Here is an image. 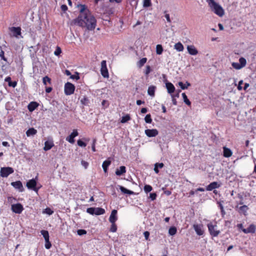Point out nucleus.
Masks as SVG:
<instances>
[{"mask_svg":"<svg viewBox=\"0 0 256 256\" xmlns=\"http://www.w3.org/2000/svg\"><path fill=\"white\" fill-rule=\"evenodd\" d=\"M46 244H45V248L46 249H50L52 246V244L50 242L49 240H45Z\"/></svg>","mask_w":256,"mask_h":256,"instance_id":"48","label":"nucleus"},{"mask_svg":"<svg viewBox=\"0 0 256 256\" xmlns=\"http://www.w3.org/2000/svg\"><path fill=\"white\" fill-rule=\"evenodd\" d=\"M62 52L61 49L60 47L57 46L56 50L54 52V54L56 56H58Z\"/></svg>","mask_w":256,"mask_h":256,"instance_id":"46","label":"nucleus"},{"mask_svg":"<svg viewBox=\"0 0 256 256\" xmlns=\"http://www.w3.org/2000/svg\"><path fill=\"white\" fill-rule=\"evenodd\" d=\"M96 142V140L94 139L93 140V143H92V150L93 152H95L96 151V148H95V143Z\"/></svg>","mask_w":256,"mask_h":256,"instance_id":"62","label":"nucleus"},{"mask_svg":"<svg viewBox=\"0 0 256 256\" xmlns=\"http://www.w3.org/2000/svg\"><path fill=\"white\" fill-rule=\"evenodd\" d=\"M152 190V187L150 185H146L144 186V190L146 193L150 192Z\"/></svg>","mask_w":256,"mask_h":256,"instance_id":"40","label":"nucleus"},{"mask_svg":"<svg viewBox=\"0 0 256 256\" xmlns=\"http://www.w3.org/2000/svg\"><path fill=\"white\" fill-rule=\"evenodd\" d=\"M23 210V206L20 204L18 203L12 205V210L16 214H20Z\"/></svg>","mask_w":256,"mask_h":256,"instance_id":"7","label":"nucleus"},{"mask_svg":"<svg viewBox=\"0 0 256 256\" xmlns=\"http://www.w3.org/2000/svg\"><path fill=\"white\" fill-rule=\"evenodd\" d=\"M110 162H111L110 160H105L103 162L102 164V167L104 170L105 172H107L108 168L110 165Z\"/></svg>","mask_w":256,"mask_h":256,"instance_id":"29","label":"nucleus"},{"mask_svg":"<svg viewBox=\"0 0 256 256\" xmlns=\"http://www.w3.org/2000/svg\"><path fill=\"white\" fill-rule=\"evenodd\" d=\"M52 90V88L50 87L46 88V92L47 93H50Z\"/></svg>","mask_w":256,"mask_h":256,"instance_id":"64","label":"nucleus"},{"mask_svg":"<svg viewBox=\"0 0 256 256\" xmlns=\"http://www.w3.org/2000/svg\"><path fill=\"white\" fill-rule=\"evenodd\" d=\"M61 10L62 11L65 12L68 10V7L66 5L63 4L61 6Z\"/></svg>","mask_w":256,"mask_h":256,"instance_id":"63","label":"nucleus"},{"mask_svg":"<svg viewBox=\"0 0 256 256\" xmlns=\"http://www.w3.org/2000/svg\"><path fill=\"white\" fill-rule=\"evenodd\" d=\"M14 172L12 168L10 167L2 168L0 170V176L2 177H7Z\"/></svg>","mask_w":256,"mask_h":256,"instance_id":"6","label":"nucleus"},{"mask_svg":"<svg viewBox=\"0 0 256 256\" xmlns=\"http://www.w3.org/2000/svg\"><path fill=\"white\" fill-rule=\"evenodd\" d=\"M87 212L90 214H94V208H87L86 210Z\"/></svg>","mask_w":256,"mask_h":256,"instance_id":"44","label":"nucleus"},{"mask_svg":"<svg viewBox=\"0 0 256 256\" xmlns=\"http://www.w3.org/2000/svg\"><path fill=\"white\" fill-rule=\"evenodd\" d=\"M232 155V152L230 148L224 147V156L226 158L230 157Z\"/></svg>","mask_w":256,"mask_h":256,"instance_id":"22","label":"nucleus"},{"mask_svg":"<svg viewBox=\"0 0 256 256\" xmlns=\"http://www.w3.org/2000/svg\"><path fill=\"white\" fill-rule=\"evenodd\" d=\"M144 235L146 240H148L149 238L150 232L148 231L144 232Z\"/></svg>","mask_w":256,"mask_h":256,"instance_id":"53","label":"nucleus"},{"mask_svg":"<svg viewBox=\"0 0 256 256\" xmlns=\"http://www.w3.org/2000/svg\"><path fill=\"white\" fill-rule=\"evenodd\" d=\"M152 2L151 0H144L143 6L147 8L151 6Z\"/></svg>","mask_w":256,"mask_h":256,"instance_id":"36","label":"nucleus"},{"mask_svg":"<svg viewBox=\"0 0 256 256\" xmlns=\"http://www.w3.org/2000/svg\"><path fill=\"white\" fill-rule=\"evenodd\" d=\"M150 72V67L149 66H146L145 74H148Z\"/></svg>","mask_w":256,"mask_h":256,"instance_id":"60","label":"nucleus"},{"mask_svg":"<svg viewBox=\"0 0 256 256\" xmlns=\"http://www.w3.org/2000/svg\"><path fill=\"white\" fill-rule=\"evenodd\" d=\"M117 210H112L110 216L109 218V221L111 223H115L116 220H117Z\"/></svg>","mask_w":256,"mask_h":256,"instance_id":"14","label":"nucleus"},{"mask_svg":"<svg viewBox=\"0 0 256 256\" xmlns=\"http://www.w3.org/2000/svg\"><path fill=\"white\" fill-rule=\"evenodd\" d=\"M105 212V210L104 208H94V214L100 215L102 214Z\"/></svg>","mask_w":256,"mask_h":256,"instance_id":"24","label":"nucleus"},{"mask_svg":"<svg viewBox=\"0 0 256 256\" xmlns=\"http://www.w3.org/2000/svg\"><path fill=\"white\" fill-rule=\"evenodd\" d=\"M144 120L148 124H150L152 122V119L151 118V116L150 114H148L146 115L144 118Z\"/></svg>","mask_w":256,"mask_h":256,"instance_id":"38","label":"nucleus"},{"mask_svg":"<svg viewBox=\"0 0 256 256\" xmlns=\"http://www.w3.org/2000/svg\"><path fill=\"white\" fill-rule=\"evenodd\" d=\"M78 234L80 236H82L86 234V232L84 230H78L77 231Z\"/></svg>","mask_w":256,"mask_h":256,"instance_id":"50","label":"nucleus"},{"mask_svg":"<svg viewBox=\"0 0 256 256\" xmlns=\"http://www.w3.org/2000/svg\"><path fill=\"white\" fill-rule=\"evenodd\" d=\"M120 186V190L121 192L122 193L127 194H134V192L132 191L128 190L122 186Z\"/></svg>","mask_w":256,"mask_h":256,"instance_id":"28","label":"nucleus"},{"mask_svg":"<svg viewBox=\"0 0 256 256\" xmlns=\"http://www.w3.org/2000/svg\"><path fill=\"white\" fill-rule=\"evenodd\" d=\"M242 232L244 234H248V233H252L254 234L256 232V226L253 224H251L248 228L242 229Z\"/></svg>","mask_w":256,"mask_h":256,"instance_id":"16","label":"nucleus"},{"mask_svg":"<svg viewBox=\"0 0 256 256\" xmlns=\"http://www.w3.org/2000/svg\"><path fill=\"white\" fill-rule=\"evenodd\" d=\"M243 84V80H241L239 82H238V89L239 90H242V84Z\"/></svg>","mask_w":256,"mask_h":256,"instance_id":"56","label":"nucleus"},{"mask_svg":"<svg viewBox=\"0 0 256 256\" xmlns=\"http://www.w3.org/2000/svg\"><path fill=\"white\" fill-rule=\"evenodd\" d=\"M112 226L110 229V232H116V225L115 223H112Z\"/></svg>","mask_w":256,"mask_h":256,"instance_id":"45","label":"nucleus"},{"mask_svg":"<svg viewBox=\"0 0 256 256\" xmlns=\"http://www.w3.org/2000/svg\"><path fill=\"white\" fill-rule=\"evenodd\" d=\"M72 22L80 26L86 28L89 30H94L96 25V20L90 12L80 14Z\"/></svg>","mask_w":256,"mask_h":256,"instance_id":"1","label":"nucleus"},{"mask_svg":"<svg viewBox=\"0 0 256 256\" xmlns=\"http://www.w3.org/2000/svg\"><path fill=\"white\" fill-rule=\"evenodd\" d=\"M9 86H12L13 88H14L16 86V82H9L8 84Z\"/></svg>","mask_w":256,"mask_h":256,"instance_id":"59","label":"nucleus"},{"mask_svg":"<svg viewBox=\"0 0 256 256\" xmlns=\"http://www.w3.org/2000/svg\"><path fill=\"white\" fill-rule=\"evenodd\" d=\"M208 231L210 234L213 236H217L220 233V230L216 229L217 226L214 225L212 222L208 224Z\"/></svg>","mask_w":256,"mask_h":256,"instance_id":"3","label":"nucleus"},{"mask_svg":"<svg viewBox=\"0 0 256 256\" xmlns=\"http://www.w3.org/2000/svg\"><path fill=\"white\" fill-rule=\"evenodd\" d=\"M36 182L35 180L32 179L28 180L26 183V186L29 189H32L36 192H38V188L36 187Z\"/></svg>","mask_w":256,"mask_h":256,"instance_id":"8","label":"nucleus"},{"mask_svg":"<svg viewBox=\"0 0 256 256\" xmlns=\"http://www.w3.org/2000/svg\"><path fill=\"white\" fill-rule=\"evenodd\" d=\"M38 106V104L36 102H31L28 105V109L29 111L32 112L34 111Z\"/></svg>","mask_w":256,"mask_h":256,"instance_id":"23","label":"nucleus"},{"mask_svg":"<svg viewBox=\"0 0 256 256\" xmlns=\"http://www.w3.org/2000/svg\"><path fill=\"white\" fill-rule=\"evenodd\" d=\"M10 30L14 36L18 37V36L21 34V28L20 27H11L10 28Z\"/></svg>","mask_w":256,"mask_h":256,"instance_id":"12","label":"nucleus"},{"mask_svg":"<svg viewBox=\"0 0 256 256\" xmlns=\"http://www.w3.org/2000/svg\"><path fill=\"white\" fill-rule=\"evenodd\" d=\"M176 228L175 226H172L168 230V234L170 236H174L176 233Z\"/></svg>","mask_w":256,"mask_h":256,"instance_id":"32","label":"nucleus"},{"mask_svg":"<svg viewBox=\"0 0 256 256\" xmlns=\"http://www.w3.org/2000/svg\"><path fill=\"white\" fill-rule=\"evenodd\" d=\"M126 172V167L124 166H121L119 169H117L116 171V174L117 176H120Z\"/></svg>","mask_w":256,"mask_h":256,"instance_id":"21","label":"nucleus"},{"mask_svg":"<svg viewBox=\"0 0 256 256\" xmlns=\"http://www.w3.org/2000/svg\"><path fill=\"white\" fill-rule=\"evenodd\" d=\"M40 233L43 236L45 240H49V234L48 231L42 230Z\"/></svg>","mask_w":256,"mask_h":256,"instance_id":"30","label":"nucleus"},{"mask_svg":"<svg viewBox=\"0 0 256 256\" xmlns=\"http://www.w3.org/2000/svg\"><path fill=\"white\" fill-rule=\"evenodd\" d=\"M147 60L146 58H142L141 60H140L138 62V65L140 67L143 66L144 64L146 62Z\"/></svg>","mask_w":256,"mask_h":256,"instance_id":"39","label":"nucleus"},{"mask_svg":"<svg viewBox=\"0 0 256 256\" xmlns=\"http://www.w3.org/2000/svg\"><path fill=\"white\" fill-rule=\"evenodd\" d=\"M130 120V117L128 116H122L121 120V122L124 123Z\"/></svg>","mask_w":256,"mask_h":256,"instance_id":"42","label":"nucleus"},{"mask_svg":"<svg viewBox=\"0 0 256 256\" xmlns=\"http://www.w3.org/2000/svg\"><path fill=\"white\" fill-rule=\"evenodd\" d=\"M208 6L210 7L212 12L220 17L224 15V12L223 8L214 0H206Z\"/></svg>","mask_w":256,"mask_h":256,"instance_id":"2","label":"nucleus"},{"mask_svg":"<svg viewBox=\"0 0 256 256\" xmlns=\"http://www.w3.org/2000/svg\"><path fill=\"white\" fill-rule=\"evenodd\" d=\"M174 48L178 52H182L184 50V46L181 42H178L175 44Z\"/></svg>","mask_w":256,"mask_h":256,"instance_id":"27","label":"nucleus"},{"mask_svg":"<svg viewBox=\"0 0 256 256\" xmlns=\"http://www.w3.org/2000/svg\"><path fill=\"white\" fill-rule=\"evenodd\" d=\"M100 72L102 75L106 78H108L109 76L108 70L106 67V61L102 60L101 62Z\"/></svg>","mask_w":256,"mask_h":256,"instance_id":"5","label":"nucleus"},{"mask_svg":"<svg viewBox=\"0 0 256 256\" xmlns=\"http://www.w3.org/2000/svg\"><path fill=\"white\" fill-rule=\"evenodd\" d=\"M44 212L49 215H50L53 213V211L50 208H46Z\"/></svg>","mask_w":256,"mask_h":256,"instance_id":"51","label":"nucleus"},{"mask_svg":"<svg viewBox=\"0 0 256 256\" xmlns=\"http://www.w3.org/2000/svg\"><path fill=\"white\" fill-rule=\"evenodd\" d=\"M78 144L82 147H85L86 146V144L85 142H83L81 140H78Z\"/></svg>","mask_w":256,"mask_h":256,"instance_id":"49","label":"nucleus"},{"mask_svg":"<svg viewBox=\"0 0 256 256\" xmlns=\"http://www.w3.org/2000/svg\"><path fill=\"white\" fill-rule=\"evenodd\" d=\"M81 164L82 166L84 167L85 169H86L88 166L89 164L87 162L82 160L81 162Z\"/></svg>","mask_w":256,"mask_h":256,"instance_id":"47","label":"nucleus"},{"mask_svg":"<svg viewBox=\"0 0 256 256\" xmlns=\"http://www.w3.org/2000/svg\"><path fill=\"white\" fill-rule=\"evenodd\" d=\"M54 146V144L52 140H47L44 142V150L45 151H47L50 150L52 146Z\"/></svg>","mask_w":256,"mask_h":256,"instance_id":"18","label":"nucleus"},{"mask_svg":"<svg viewBox=\"0 0 256 256\" xmlns=\"http://www.w3.org/2000/svg\"><path fill=\"white\" fill-rule=\"evenodd\" d=\"M166 87L168 90V92L172 94L173 93L175 90L174 86L170 82H167L166 84Z\"/></svg>","mask_w":256,"mask_h":256,"instance_id":"19","label":"nucleus"},{"mask_svg":"<svg viewBox=\"0 0 256 256\" xmlns=\"http://www.w3.org/2000/svg\"><path fill=\"white\" fill-rule=\"evenodd\" d=\"M11 184L16 189H18L20 192H23L24 191V188L22 186V184L21 182L20 181H16L15 182H12Z\"/></svg>","mask_w":256,"mask_h":256,"instance_id":"13","label":"nucleus"},{"mask_svg":"<svg viewBox=\"0 0 256 256\" xmlns=\"http://www.w3.org/2000/svg\"><path fill=\"white\" fill-rule=\"evenodd\" d=\"M193 228L198 235L202 236L204 234L202 224H194Z\"/></svg>","mask_w":256,"mask_h":256,"instance_id":"11","label":"nucleus"},{"mask_svg":"<svg viewBox=\"0 0 256 256\" xmlns=\"http://www.w3.org/2000/svg\"><path fill=\"white\" fill-rule=\"evenodd\" d=\"M50 78H48V76L44 77L42 79V82L46 86L48 82L50 84Z\"/></svg>","mask_w":256,"mask_h":256,"instance_id":"37","label":"nucleus"},{"mask_svg":"<svg viewBox=\"0 0 256 256\" xmlns=\"http://www.w3.org/2000/svg\"><path fill=\"white\" fill-rule=\"evenodd\" d=\"M0 57L2 58V59L4 60L5 61H6V59L4 56V52L2 50L0 52Z\"/></svg>","mask_w":256,"mask_h":256,"instance_id":"57","label":"nucleus"},{"mask_svg":"<svg viewBox=\"0 0 256 256\" xmlns=\"http://www.w3.org/2000/svg\"><path fill=\"white\" fill-rule=\"evenodd\" d=\"M70 78L72 79H75L78 80L80 79L79 74L78 72H76V74L71 75Z\"/></svg>","mask_w":256,"mask_h":256,"instance_id":"43","label":"nucleus"},{"mask_svg":"<svg viewBox=\"0 0 256 256\" xmlns=\"http://www.w3.org/2000/svg\"><path fill=\"white\" fill-rule=\"evenodd\" d=\"M156 89V86H150L148 87V94L151 96H154L155 90Z\"/></svg>","mask_w":256,"mask_h":256,"instance_id":"20","label":"nucleus"},{"mask_svg":"<svg viewBox=\"0 0 256 256\" xmlns=\"http://www.w3.org/2000/svg\"><path fill=\"white\" fill-rule=\"evenodd\" d=\"M182 96L184 99V102L188 106H190L191 104L190 102L188 100L185 93L182 94Z\"/></svg>","mask_w":256,"mask_h":256,"instance_id":"34","label":"nucleus"},{"mask_svg":"<svg viewBox=\"0 0 256 256\" xmlns=\"http://www.w3.org/2000/svg\"><path fill=\"white\" fill-rule=\"evenodd\" d=\"M79 6L80 8V14H82H82L90 13L89 10H86V8L85 5L80 4Z\"/></svg>","mask_w":256,"mask_h":256,"instance_id":"26","label":"nucleus"},{"mask_svg":"<svg viewBox=\"0 0 256 256\" xmlns=\"http://www.w3.org/2000/svg\"><path fill=\"white\" fill-rule=\"evenodd\" d=\"M74 86L70 82H68L64 84V93L66 95H70L74 92Z\"/></svg>","mask_w":256,"mask_h":256,"instance_id":"4","label":"nucleus"},{"mask_svg":"<svg viewBox=\"0 0 256 256\" xmlns=\"http://www.w3.org/2000/svg\"><path fill=\"white\" fill-rule=\"evenodd\" d=\"M239 64H240V66H242V68L245 66L246 64V60L244 58H240L239 59Z\"/></svg>","mask_w":256,"mask_h":256,"instance_id":"35","label":"nucleus"},{"mask_svg":"<svg viewBox=\"0 0 256 256\" xmlns=\"http://www.w3.org/2000/svg\"><path fill=\"white\" fill-rule=\"evenodd\" d=\"M144 132L148 137H154L158 134L156 129H147L145 130Z\"/></svg>","mask_w":256,"mask_h":256,"instance_id":"9","label":"nucleus"},{"mask_svg":"<svg viewBox=\"0 0 256 256\" xmlns=\"http://www.w3.org/2000/svg\"><path fill=\"white\" fill-rule=\"evenodd\" d=\"M154 166L158 167V168H162L164 167V165L163 163H156L154 164Z\"/></svg>","mask_w":256,"mask_h":256,"instance_id":"55","label":"nucleus"},{"mask_svg":"<svg viewBox=\"0 0 256 256\" xmlns=\"http://www.w3.org/2000/svg\"><path fill=\"white\" fill-rule=\"evenodd\" d=\"M164 16L166 18L167 22H170L171 20H170V16L169 14H165Z\"/></svg>","mask_w":256,"mask_h":256,"instance_id":"61","label":"nucleus"},{"mask_svg":"<svg viewBox=\"0 0 256 256\" xmlns=\"http://www.w3.org/2000/svg\"><path fill=\"white\" fill-rule=\"evenodd\" d=\"M220 186V184L216 182H212L208 184L206 188V190L208 191H211L214 189L218 188Z\"/></svg>","mask_w":256,"mask_h":256,"instance_id":"15","label":"nucleus"},{"mask_svg":"<svg viewBox=\"0 0 256 256\" xmlns=\"http://www.w3.org/2000/svg\"><path fill=\"white\" fill-rule=\"evenodd\" d=\"M78 134L77 130H74L72 133L68 136L66 138V140L70 144H74V138L78 136Z\"/></svg>","mask_w":256,"mask_h":256,"instance_id":"10","label":"nucleus"},{"mask_svg":"<svg viewBox=\"0 0 256 256\" xmlns=\"http://www.w3.org/2000/svg\"><path fill=\"white\" fill-rule=\"evenodd\" d=\"M163 51V48L162 45L158 44L156 46V52L158 54H161Z\"/></svg>","mask_w":256,"mask_h":256,"instance_id":"33","label":"nucleus"},{"mask_svg":"<svg viewBox=\"0 0 256 256\" xmlns=\"http://www.w3.org/2000/svg\"><path fill=\"white\" fill-rule=\"evenodd\" d=\"M232 66H233V68L236 70H240L242 68V66H240V64L238 62H232Z\"/></svg>","mask_w":256,"mask_h":256,"instance_id":"41","label":"nucleus"},{"mask_svg":"<svg viewBox=\"0 0 256 256\" xmlns=\"http://www.w3.org/2000/svg\"><path fill=\"white\" fill-rule=\"evenodd\" d=\"M178 84L179 86H180L181 88L182 89V90L186 89L188 86H190V83H189L188 82H186V84H184L181 82H178Z\"/></svg>","mask_w":256,"mask_h":256,"instance_id":"31","label":"nucleus"},{"mask_svg":"<svg viewBox=\"0 0 256 256\" xmlns=\"http://www.w3.org/2000/svg\"><path fill=\"white\" fill-rule=\"evenodd\" d=\"M171 96H172V104H174V105H176L177 104V102L176 100V98H174V94H171Z\"/></svg>","mask_w":256,"mask_h":256,"instance_id":"58","label":"nucleus"},{"mask_svg":"<svg viewBox=\"0 0 256 256\" xmlns=\"http://www.w3.org/2000/svg\"><path fill=\"white\" fill-rule=\"evenodd\" d=\"M37 132V130L34 128H29L26 132V136H34Z\"/></svg>","mask_w":256,"mask_h":256,"instance_id":"25","label":"nucleus"},{"mask_svg":"<svg viewBox=\"0 0 256 256\" xmlns=\"http://www.w3.org/2000/svg\"><path fill=\"white\" fill-rule=\"evenodd\" d=\"M156 194L155 193H151L150 194V198L152 200H154L156 198Z\"/></svg>","mask_w":256,"mask_h":256,"instance_id":"52","label":"nucleus"},{"mask_svg":"<svg viewBox=\"0 0 256 256\" xmlns=\"http://www.w3.org/2000/svg\"><path fill=\"white\" fill-rule=\"evenodd\" d=\"M219 206H220V210H221L222 214V216H224L225 214V212L224 210L223 206L222 204H220Z\"/></svg>","mask_w":256,"mask_h":256,"instance_id":"54","label":"nucleus"},{"mask_svg":"<svg viewBox=\"0 0 256 256\" xmlns=\"http://www.w3.org/2000/svg\"><path fill=\"white\" fill-rule=\"evenodd\" d=\"M187 50L188 53L191 55L194 56L198 54V50L194 46H187Z\"/></svg>","mask_w":256,"mask_h":256,"instance_id":"17","label":"nucleus"}]
</instances>
